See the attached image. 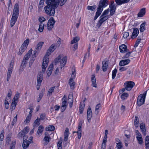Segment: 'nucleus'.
I'll use <instances>...</instances> for the list:
<instances>
[{"label": "nucleus", "mask_w": 149, "mask_h": 149, "mask_svg": "<svg viewBox=\"0 0 149 149\" xmlns=\"http://www.w3.org/2000/svg\"><path fill=\"white\" fill-rule=\"evenodd\" d=\"M57 47V45L55 44H52L49 48L45 55L43 59V63L42 65V71L45 72L49 63L48 56L53 52Z\"/></svg>", "instance_id": "1"}, {"label": "nucleus", "mask_w": 149, "mask_h": 149, "mask_svg": "<svg viewBox=\"0 0 149 149\" xmlns=\"http://www.w3.org/2000/svg\"><path fill=\"white\" fill-rule=\"evenodd\" d=\"M57 6L56 3L53 4H48L44 7L45 13L50 16H54L55 12V9L57 8Z\"/></svg>", "instance_id": "2"}, {"label": "nucleus", "mask_w": 149, "mask_h": 149, "mask_svg": "<svg viewBox=\"0 0 149 149\" xmlns=\"http://www.w3.org/2000/svg\"><path fill=\"white\" fill-rule=\"evenodd\" d=\"M146 91L143 94H140L138 96L137 100V103L138 105L140 107L144 103Z\"/></svg>", "instance_id": "3"}, {"label": "nucleus", "mask_w": 149, "mask_h": 149, "mask_svg": "<svg viewBox=\"0 0 149 149\" xmlns=\"http://www.w3.org/2000/svg\"><path fill=\"white\" fill-rule=\"evenodd\" d=\"M109 4L108 0H101L97 9L102 11L103 10V7H106Z\"/></svg>", "instance_id": "4"}, {"label": "nucleus", "mask_w": 149, "mask_h": 149, "mask_svg": "<svg viewBox=\"0 0 149 149\" xmlns=\"http://www.w3.org/2000/svg\"><path fill=\"white\" fill-rule=\"evenodd\" d=\"M55 21L53 17H51L48 20L47 24V29L48 30H51L54 27Z\"/></svg>", "instance_id": "5"}, {"label": "nucleus", "mask_w": 149, "mask_h": 149, "mask_svg": "<svg viewBox=\"0 0 149 149\" xmlns=\"http://www.w3.org/2000/svg\"><path fill=\"white\" fill-rule=\"evenodd\" d=\"M44 42H39L38 43V44H37V46L36 47V48H35V49H36L35 51H34L35 52V53L34 54V57H33H33H32L33 58V60H31V62L33 63L35 60V58L36 57V53L37 52L39 51V50H40L41 49L42 45L44 44Z\"/></svg>", "instance_id": "6"}, {"label": "nucleus", "mask_w": 149, "mask_h": 149, "mask_svg": "<svg viewBox=\"0 0 149 149\" xmlns=\"http://www.w3.org/2000/svg\"><path fill=\"white\" fill-rule=\"evenodd\" d=\"M135 85L134 82L132 81H128L124 83V86L126 90L128 91H130Z\"/></svg>", "instance_id": "7"}, {"label": "nucleus", "mask_w": 149, "mask_h": 149, "mask_svg": "<svg viewBox=\"0 0 149 149\" xmlns=\"http://www.w3.org/2000/svg\"><path fill=\"white\" fill-rule=\"evenodd\" d=\"M109 18L108 16L106 15L100 17V19L98 21L96 26L97 27L99 28L101 26L102 24L106 20Z\"/></svg>", "instance_id": "8"}, {"label": "nucleus", "mask_w": 149, "mask_h": 149, "mask_svg": "<svg viewBox=\"0 0 149 149\" xmlns=\"http://www.w3.org/2000/svg\"><path fill=\"white\" fill-rule=\"evenodd\" d=\"M29 131V128L28 127H26L20 132L19 133L18 136L19 137H24L25 135L27 134Z\"/></svg>", "instance_id": "9"}, {"label": "nucleus", "mask_w": 149, "mask_h": 149, "mask_svg": "<svg viewBox=\"0 0 149 149\" xmlns=\"http://www.w3.org/2000/svg\"><path fill=\"white\" fill-rule=\"evenodd\" d=\"M135 133L136 134V137L140 145L142 144L143 143V141L141 134L138 130H136Z\"/></svg>", "instance_id": "10"}, {"label": "nucleus", "mask_w": 149, "mask_h": 149, "mask_svg": "<svg viewBox=\"0 0 149 149\" xmlns=\"http://www.w3.org/2000/svg\"><path fill=\"white\" fill-rule=\"evenodd\" d=\"M108 62L106 59H104L102 62V70L104 72L106 71L108 68Z\"/></svg>", "instance_id": "11"}, {"label": "nucleus", "mask_w": 149, "mask_h": 149, "mask_svg": "<svg viewBox=\"0 0 149 149\" xmlns=\"http://www.w3.org/2000/svg\"><path fill=\"white\" fill-rule=\"evenodd\" d=\"M120 52L122 53H125L128 51L127 46L124 44L120 45L119 47Z\"/></svg>", "instance_id": "12"}, {"label": "nucleus", "mask_w": 149, "mask_h": 149, "mask_svg": "<svg viewBox=\"0 0 149 149\" xmlns=\"http://www.w3.org/2000/svg\"><path fill=\"white\" fill-rule=\"evenodd\" d=\"M146 8H143L141 9L140 10L137 14L138 17H142L143 16L146 14Z\"/></svg>", "instance_id": "13"}, {"label": "nucleus", "mask_w": 149, "mask_h": 149, "mask_svg": "<svg viewBox=\"0 0 149 149\" xmlns=\"http://www.w3.org/2000/svg\"><path fill=\"white\" fill-rule=\"evenodd\" d=\"M140 127L143 134L144 136H146V129L145 124L143 123H141L140 125Z\"/></svg>", "instance_id": "14"}, {"label": "nucleus", "mask_w": 149, "mask_h": 149, "mask_svg": "<svg viewBox=\"0 0 149 149\" xmlns=\"http://www.w3.org/2000/svg\"><path fill=\"white\" fill-rule=\"evenodd\" d=\"M133 30V31L131 36V38L133 39L136 37L139 32V29L137 28H134Z\"/></svg>", "instance_id": "15"}, {"label": "nucleus", "mask_w": 149, "mask_h": 149, "mask_svg": "<svg viewBox=\"0 0 149 149\" xmlns=\"http://www.w3.org/2000/svg\"><path fill=\"white\" fill-rule=\"evenodd\" d=\"M92 116V113L91 108H88L87 111V118L88 122L89 123L90 120Z\"/></svg>", "instance_id": "16"}, {"label": "nucleus", "mask_w": 149, "mask_h": 149, "mask_svg": "<svg viewBox=\"0 0 149 149\" xmlns=\"http://www.w3.org/2000/svg\"><path fill=\"white\" fill-rule=\"evenodd\" d=\"M130 0H115L117 5H120L129 2Z\"/></svg>", "instance_id": "17"}, {"label": "nucleus", "mask_w": 149, "mask_h": 149, "mask_svg": "<svg viewBox=\"0 0 149 149\" xmlns=\"http://www.w3.org/2000/svg\"><path fill=\"white\" fill-rule=\"evenodd\" d=\"M43 76L41 73H38L37 75V84H41L43 80Z\"/></svg>", "instance_id": "18"}, {"label": "nucleus", "mask_w": 149, "mask_h": 149, "mask_svg": "<svg viewBox=\"0 0 149 149\" xmlns=\"http://www.w3.org/2000/svg\"><path fill=\"white\" fill-rule=\"evenodd\" d=\"M27 47L26 45H22L20 49H19V52L17 53V54L19 55H21L25 51Z\"/></svg>", "instance_id": "19"}, {"label": "nucleus", "mask_w": 149, "mask_h": 149, "mask_svg": "<svg viewBox=\"0 0 149 149\" xmlns=\"http://www.w3.org/2000/svg\"><path fill=\"white\" fill-rule=\"evenodd\" d=\"M130 62V60L129 59L122 60L120 61L119 65L120 66H123L127 64Z\"/></svg>", "instance_id": "20"}, {"label": "nucleus", "mask_w": 149, "mask_h": 149, "mask_svg": "<svg viewBox=\"0 0 149 149\" xmlns=\"http://www.w3.org/2000/svg\"><path fill=\"white\" fill-rule=\"evenodd\" d=\"M61 62V69L65 65L66 62H67V58L66 56H65L63 57L62 59L60 61Z\"/></svg>", "instance_id": "21"}, {"label": "nucleus", "mask_w": 149, "mask_h": 149, "mask_svg": "<svg viewBox=\"0 0 149 149\" xmlns=\"http://www.w3.org/2000/svg\"><path fill=\"white\" fill-rule=\"evenodd\" d=\"M62 101L61 109L62 112H63L65 110L68 104L66 100Z\"/></svg>", "instance_id": "22"}, {"label": "nucleus", "mask_w": 149, "mask_h": 149, "mask_svg": "<svg viewBox=\"0 0 149 149\" xmlns=\"http://www.w3.org/2000/svg\"><path fill=\"white\" fill-rule=\"evenodd\" d=\"M13 13L19 14V5L17 3H16L14 6Z\"/></svg>", "instance_id": "23"}, {"label": "nucleus", "mask_w": 149, "mask_h": 149, "mask_svg": "<svg viewBox=\"0 0 149 149\" xmlns=\"http://www.w3.org/2000/svg\"><path fill=\"white\" fill-rule=\"evenodd\" d=\"M69 129L68 128H66L64 132V141H66L68 140L69 135Z\"/></svg>", "instance_id": "24"}, {"label": "nucleus", "mask_w": 149, "mask_h": 149, "mask_svg": "<svg viewBox=\"0 0 149 149\" xmlns=\"http://www.w3.org/2000/svg\"><path fill=\"white\" fill-rule=\"evenodd\" d=\"M32 53V49H30L27 53L24 56L23 59L27 61L29 59L30 56Z\"/></svg>", "instance_id": "25"}, {"label": "nucleus", "mask_w": 149, "mask_h": 149, "mask_svg": "<svg viewBox=\"0 0 149 149\" xmlns=\"http://www.w3.org/2000/svg\"><path fill=\"white\" fill-rule=\"evenodd\" d=\"M145 148L146 149H149V136H146L145 141Z\"/></svg>", "instance_id": "26"}, {"label": "nucleus", "mask_w": 149, "mask_h": 149, "mask_svg": "<svg viewBox=\"0 0 149 149\" xmlns=\"http://www.w3.org/2000/svg\"><path fill=\"white\" fill-rule=\"evenodd\" d=\"M53 68V64H50L48 68L47 72V75L49 76L52 74Z\"/></svg>", "instance_id": "27"}, {"label": "nucleus", "mask_w": 149, "mask_h": 149, "mask_svg": "<svg viewBox=\"0 0 149 149\" xmlns=\"http://www.w3.org/2000/svg\"><path fill=\"white\" fill-rule=\"evenodd\" d=\"M85 107V102L84 101L82 103V104L81 102L80 104V106L79 107V112L81 114L83 113V110Z\"/></svg>", "instance_id": "28"}, {"label": "nucleus", "mask_w": 149, "mask_h": 149, "mask_svg": "<svg viewBox=\"0 0 149 149\" xmlns=\"http://www.w3.org/2000/svg\"><path fill=\"white\" fill-rule=\"evenodd\" d=\"M69 84L70 86L71 89L72 90L74 89V88L75 83L74 81L72 79H70Z\"/></svg>", "instance_id": "29"}, {"label": "nucleus", "mask_w": 149, "mask_h": 149, "mask_svg": "<svg viewBox=\"0 0 149 149\" xmlns=\"http://www.w3.org/2000/svg\"><path fill=\"white\" fill-rule=\"evenodd\" d=\"M139 120L138 117L137 116H135L134 120V125L136 128L139 127Z\"/></svg>", "instance_id": "30"}, {"label": "nucleus", "mask_w": 149, "mask_h": 149, "mask_svg": "<svg viewBox=\"0 0 149 149\" xmlns=\"http://www.w3.org/2000/svg\"><path fill=\"white\" fill-rule=\"evenodd\" d=\"M72 97V94H69L68 98V100H69L68 101V102L70 103V108H71L73 104V98H72L71 99L70 98V97Z\"/></svg>", "instance_id": "31"}, {"label": "nucleus", "mask_w": 149, "mask_h": 149, "mask_svg": "<svg viewBox=\"0 0 149 149\" xmlns=\"http://www.w3.org/2000/svg\"><path fill=\"white\" fill-rule=\"evenodd\" d=\"M30 143L29 141H24L22 144V147L24 149L26 148L29 146Z\"/></svg>", "instance_id": "32"}, {"label": "nucleus", "mask_w": 149, "mask_h": 149, "mask_svg": "<svg viewBox=\"0 0 149 149\" xmlns=\"http://www.w3.org/2000/svg\"><path fill=\"white\" fill-rule=\"evenodd\" d=\"M17 19L12 17L10 20V26L13 27L16 22Z\"/></svg>", "instance_id": "33"}, {"label": "nucleus", "mask_w": 149, "mask_h": 149, "mask_svg": "<svg viewBox=\"0 0 149 149\" xmlns=\"http://www.w3.org/2000/svg\"><path fill=\"white\" fill-rule=\"evenodd\" d=\"M43 127L41 125L39 126L37 132V134L39 135L40 134H41L43 130Z\"/></svg>", "instance_id": "34"}, {"label": "nucleus", "mask_w": 149, "mask_h": 149, "mask_svg": "<svg viewBox=\"0 0 149 149\" xmlns=\"http://www.w3.org/2000/svg\"><path fill=\"white\" fill-rule=\"evenodd\" d=\"M10 67L8 68L7 74L11 75L13 71V65L12 63H10Z\"/></svg>", "instance_id": "35"}, {"label": "nucleus", "mask_w": 149, "mask_h": 149, "mask_svg": "<svg viewBox=\"0 0 149 149\" xmlns=\"http://www.w3.org/2000/svg\"><path fill=\"white\" fill-rule=\"evenodd\" d=\"M17 103V102L12 100L10 107V109H12V111L14 110L15 109Z\"/></svg>", "instance_id": "36"}, {"label": "nucleus", "mask_w": 149, "mask_h": 149, "mask_svg": "<svg viewBox=\"0 0 149 149\" xmlns=\"http://www.w3.org/2000/svg\"><path fill=\"white\" fill-rule=\"evenodd\" d=\"M55 129V127L53 125H49L46 128V131H54Z\"/></svg>", "instance_id": "37"}, {"label": "nucleus", "mask_w": 149, "mask_h": 149, "mask_svg": "<svg viewBox=\"0 0 149 149\" xmlns=\"http://www.w3.org/2000/svg\"><path fill=\"white\" fill-rule=\"evenodd\" d=\"M109 8L110 10H116V7L115 6L114 2L113 1H112L111 3L109 4Z\"/></svg>", "instance_id": "38"}, {"label": "nucleus", "mask_w": 149, "mask_h": 149, "mask_svg": "<svg viewBox=\"0 0 149 149\" xmlns=\"http://www.w3.org/2000/svg\"><path fill=\"white\" fill-rule=\"evenodd\" d=\"M50 140V138L49 137L45 136L43 139V141H44V145H47Z\"/></svg>", "instance_id": "39"}, {"label": "nucleus", "mask_w": 149, "mask_h": 149, "mask_svg": "<svg viewBox=\"0 0 149 149\" xmlns=\"http://www.w3.org/2000/svg\"><path fill=\"white\" fill-rule=\"evenodd\" d=\"M102 11L97 9V10L96 13L94 17V20H95L100 15Z\"/></svg>", "instance_id": "40"}, {"label": "nucleus", "mask_w": 149, "mask_h": 149, "mask_svg": "<svg viewBox=\"0 0 149 149\" xmlns=\"http://www.w3.org/2000/svg\"><path fill=\"white\" fill-rule=\"evenodd\" d=\"M128 96V94L127 93H125L122 94L121 98L122 100H124L126 99Z\"/></svg>", "instance_id": "41"}, {"label": "nucleus", "mask_w": 149, "mask_h": 149, "mask_svg": "<svg viewBox=\"0 0 149 149\" xmlns=\"http://www.w3.org/2000/svg\"><path fill=\"white\" fill-rule=\"evenodd\" d=\"M80 39V38L79 37H74L73 40L71 41V44H72L77 42Z\"/></svg>", "instance_id": "42"}, {"label": "nucleus", "mask_w": 149, "mask_h": 149, "mask_svg": "<svg viewBox=\"0 0 149 149\" xmlns=\"http://www.w3.org/2000/svg\"><path fill=\"white\" fill-rule=\"evenodd\" d=\"M19 94H20L17 92V94L15 95L13 100L17 102V101L19 97Z\"/></svg>", "instance_id": "43"}, {"label": "nucleus", "mask_w": 149, "mask_h": 149, "mask_svg": "<svg viewBox=\"0 0 149 149\" xmlns=\"http://www.w3.org/2000/svg\"><path fill=\"white\" fill-rule=\"evenodd\" d=\"M96 8V5H94L92 6H87V9L88 10L94 11Z\"/></svg>", "instance_id": "44"}, {"label": "nucleus", "mask_w": 149, "mask_h": 149, "mask_svg": "<svg viewBox=\"0 0 149 149\" xmlns=\"http://www.w3.org/2000/svg\"><path fill=\"white\" fill-rule=\"evenodd\" d=\"M17 115H16V116L14 118V119L11 125H10V127H13V126H14V124L16 123V122L17 121Z\"/></svg>", "instance_id": "45"}, {"label": "nucleus", "mask_w": 149, "mask_h": 149, "mask_svg": "<svg viewBox=\"0 0 149 149\" xmlns=\"http://www.w3.org/2000/svg\"><path fill=\"white\" fill-rule=\"evenodd\" d=\"M101 107V104L100 103L96 105L95 107V113L96 114H97L99 113V111H98V109L100 108Z\"/></svg>", "instance_id": "46"}, {"label": "nucleus", "mask_w": 149, "mask_h": 149, "mask_svg": "<svg viewBox=\"0 0 149 149\" xmlns=\"http://www.w3.org/2000/svg\"><path fill=\"white\" fill-rule=\"evenodd\" d=\"M40 119L38 118L34 121V124L36 125H37V126L39 125L40 123Z\"/></svg>", "instance_id": "47"}, {"label": "nucleus", "mask_w": 149, "mask_h": 149, "mask_svg": "<svg viewBox=\"0 0 149 149\" xmlns=\"http://www.w3.org/2000/svg\"><path fill=\"white\" fill-rule=\"evenodd\" d=\"M117 71V69L115 68L112 71V78L113 79H114L116 76Z\"/></svg>", "instance_id": "48"}, {"label": "nucleus", "mask_w": 149, "mask_h": 149, "mask_svg": "<svg viewBox=\"0 0 149 149\" xmlns=\"http://www.w3.org/2000/svg\"><path fill=\"white\" fill-rule=\"evenodd\" d=\"M39 28L38 30L40 32H41L43 31L44 28V24H41L40 25H39Z\"/></svg>", "instance_id": "49"}, {"label": "nucleus", "mask_w": 149, "mask_h": 149, "mask_svg": "<svg viewBox=\"0 0 149 149\" xmlns=\"http://www.w3.org/2000/svg\"><path fill=\"white\" fill-rule=\"evenodd\" d=\"M62 141H59L57 143V146L58 149H62Z\"/></svg>", "instance_id": "50"}, {"label": "nucleus", "mask_w": 149, "mask_h": 149, "mask_svg": "<svg viewBox=\"0 0 149 149\" xmlns=\"http://www.w3.org/2000/svg\"><path fill=\"white\" fill-rule=\"evenodd\" d=\"M31 115H28L27 117L26 118V119L24 121V122H25V121L26 122V123H29L31 119Z\"/></svg>", "instance_id": "51"}, {"label": "nucleus", "mask_w": 149, "mask_h": 149, "mask_svg": "<svg viewBox=\"0 0 149 149\" xmlns=\"http://www.w3.org/2000/svg\"><path fill=\"white\" fill-rule=\"evenodd\" d=\"M116 147L118 149H121L123 147L122 143L121 142L116 143Z\"/></svg>", "instance_id": "52"}, {"label": "nucleus", "mask_w": 149, "mask_h": 149, "mask_svg": "<svg viewBox=\"0 0 149 149\" xmlns=\"http://www.w3.org/2000/svg\"><path fill=\"white\" fill-rule=\"evenodd\" d=\"M109 12V9L107 10H106L104 11L102 15H101V17H102L104 16H106V15H107L108 14Z\"/></svg>", "instance_id": "53"}, {"label": "nucleus", "mask_w": 149, "mask_h": 149, "mask_svg": "<svg viewBox=\"0 0 149 149\" xmlns=\"http://www.w3.org/2000/svg\"><path fill=\"white\" fill-rule=\"evenodd\" d=\"M29 42V39H27L26 40H25L24 43L22 44V45H26V46L27 47Z\"/></svg>", "instance_id": "54"}, {"label": "nucleus", "mask_w": 149, "mask_h": 149, "mask_svg": "<svg viewBox=\"0 0 149 149\" xmlns=\"http://www.w3.org/2000/svg\"><path fill=\"white\" fill-rule=\"evenodd\" d=\"M27 61L26 60L23 59L22 63L21 64V66L22 67H24L26 66V65L27 63Z\"/></svg>", "instance_id": "55"}, {"label": "nucleus", "mask_w": 149, "mask_h": 149, "mask_svg": "<svg viewBox=\"0 0 149 149\" xmlns=\"http://www.w3.org/2000/svg\"><path fill=\"white\" fill-rule=\"evenodd\" d=\"M6 99H7V98L6 97V99H5V100L4 104H5V108L6 109H8L9 108V104L8 101H7V100H6Z\"/></svg>", "instance_id": "56"}, {"label": "nucleus", "mask_w": 149, "mask_h": 149, "mask_svg": "<svg viewBox=\"0 0 149 149\" xmlns=\"http://www.w3.org/2000/svg\"><path fill=\"white\" fill-rule=\"evenodd\" d=\"M55 87L56 86H54L50 88L49 90L48 93L49 94H52V92L54 91Z\"/></svg>", "instance_id": "57"}, {"label": "nucleus", "mask_w": 149, "mask_h": 149, "mask_svg": "<svg viewBox=\"0 0 149 149\" xmlns=\"http://www.w3.org/2000/svg\"><path fill=\"white\" fill-rule=\"evenodd\" d=\"M127 69V68L126 67H122L120 68L119 71L120 72H123L126 70Z\"/></svg>", "instance_id": "58"}, {"label": "nucleus", "mask_w": 149, "mask_h": 149, "mask_svg": "<svg viewBox=\"0 0 149 149\" xmlns=\"http://www.w3.org/2000/svg\"><path fill=\"white\" fill-rule=\"evenodd\" d=\"M4 132L3 131L0 134V140L1 141H2L3 140L4 137Z\"/></svg>", "instance_id": "59"}, {"label": "nucleus", "mask_w": 149, "mask_h": 149, "mask_svg": "<svg viewBox=\"0 0 149 149\" xmlns=\"http://www.w3.org/2000/svg\"><path fill=\"white\" fill-rule=\"evenodd\" d=\"M43 96V94L42 93H40L39 95V97L38 98V102H39L40 101Z\"/></svg>", "instance_id": "60"}, {"label": "nucleus", "mask_w": 149, "mask_h": 149, "mask_svg": "<svg viewBox=\"0 0 149 149\" xmlns=\"http://www.w3.org/2000/svg\"><path fill=\"white\" fill-rule=\"evenodd\" d=\"M16 144V141H12V143L10 145V147H12L13 148H15V146Z\"/></svg>", "instance_id": "61"}, {"label": "nucleus", "mask_w": 149, "mask_h": 149, "mask_svg": "<svg viewBox=\"0 0 149 149\" xmlns=\"http://www.w3.org/2000/svg\"><path fill=\"white\" fill-rule=\"evenodd\" d=\"M77 133L78 134V138L79 139H80L81 137V131H78Z\"/></svg>", "instance_id": "62"}, {"label": "nucleus", "mask_w": 149, "mask_h": 149, "mask_svg": "<svg viewBox=\"0 0 149 149\" xmlns=\"http://www.w3.org/2000/svg\"><path fill=\"white\" fill-rule=\"evenodd\" d=\"M129 36V33L126 32L124 33L123 37L124 38H126Z\"/></svg>", "instance_id": "63"}, {"label": "nucleus", "mask_w": 149, "mask_h": 149, "mask_svg": "<svg viewBox=\"0 0 149 149\" xmlns=\"http://www.w3.org/2000/svg\"><path fill=\"white\" fill-rule=\"evenodd\" d=\"M76 75V73L75 71L74 72L73 71H72V72L71 74V77L70 79H72L73 80V79H74Z\"/></svg>", "instance_id": "64"}]
</instances>
